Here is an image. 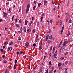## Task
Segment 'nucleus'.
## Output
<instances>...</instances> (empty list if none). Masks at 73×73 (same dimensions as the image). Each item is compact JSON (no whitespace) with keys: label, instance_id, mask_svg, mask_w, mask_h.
<instances>
[{"label":"nucleus","instance_id":"obj_1","mask_svg":"<svg viewBox=\"0 0 73 73\" xmlns=\"http://www.w3.org/2000/svg\"><path fill=\"white\" fill-rule=\"evenodd\" d=\"M30 7V5L29 4L27 6V7L26 13V14H27L28 13V11H29V7Z\"/></svg>","mask_w":73,"mask_h":73},{"label":"nucleus","instance_id":"obj_2","mask_svg":"<svg viewBox=\"0 0 73 73\" xmlns=\"http://www.w3.org/2000/svg\"><path fill=\"white\" fill-rule=\"evenodd\" d=\"M4 15L3 16L4 17H7V16H8V13H5V12H4L3 13Z\"/></svg>","mask_w":73,"mask_h":73},{"label":"nucleus","instance_id":"obj_3","mask_svg":"<svg viewBox=\"0 0 73 73\" xmlns=\"http://www.w3.org/2000/svg\"><path fill=\"white\" fill-rule=\"evenodd\" d=\"M68 44L67 41H65L63 44V46H65L66 45V44Z\"/></svg>","mask_w":73,"mask_h":73},{"label":"nucleus","instance_id":"obj_4","mask_svg":"<svg viewBox=\"0 0 73 73\" xmlns=\"http://www.w3.org/2000/svg\"><path fill=\"white\" fill-rule=\"evenodd\" d=\"M9 73V69L7 68L5 70V73Z\"/></svg>","mask_w":73,"mask_h":73},{"label":"nucleus","instance_id":"obj_5","mask_svg":"<svg viewBox=\"0 0 73 73\" xmlns=\"http://www.w3.org/2000/svg\"><path fill=\"white\" fill-rule=\"evenodd\" d=\"M53 69H54V67H52L51 68V71L49 72V73H52L53 72Z\"/></svg>","mask_w":73,"mask_h":73},{"label":"nucleus","instance_id":"obj_6","mask_svg":"<svg viewBox=\"0 0 73 73\" xmlns=\"http://www.w3.org/2000/svg\"><path fill=\"white\" fill-rule=\"evenodd\" d=\"M49 34H48L47 35V36L46 37V39L45 40L46 41H47V40H48V39L49 38Z\"/></svg>","mask_w":73,"mask_h":73},{"label":"nucleus","instance_id":"obj_7","mask_svg":"<svg viewBox=\"0 0 73 73\" xmlns=\"http://www.w3.org/2000/svg\"><path fill=\"white\" fill-rule=\"evenodd\" d=\"M64 25H63V27H62V29L61 31V34H62V32H63V29H64Z\"/></svg>","mask_w":73,"mask_h":73},{"label":"nucleus","instance_id":"obj_8","mask_svg":"<svg viewBox=\"0 0 73 73\" xmlns=\"http://www.w3.org/2000/svg\"><path fill=\"white\" fill-rule=\"evenodd\" d=\"M8 49L9 50L11 51L12 50V48L11 47H9Z\"/></svg>","mask_w":73,"mask_h":73},{"label":"nucleus","instance_id":"obj_9","mask_svg":"<svg viewBox=\"0 0 73 73\" xmlns=\"http://www.w3.org/2000/svg\"><path fill=\"white\" fill-rule=\"evenodd\" d=\"M22 31H23V27H21L20 29V31H19V33H21V32H22Z\"/></svg>","mask_w":73,"mask_h":73},{"label":"nucleus","instance_id":"obj_10","mask_svg":"<svg viewBox=\"0 0 73 73\" xmlns=\"http://www.w3.org/2000/svg\"><path fill=\"white\" fill-rule=\"evenodd\" d=\"M57 54H54V58H56V57H57Z\"/></svg>","mask_w":73,"mask_h":73},{"label":"nucleus","instance_id":"obj_11","mask_svg":"<svg viewBox=\"0 0 73 73\" xmlns=\"http://www.w3.org/2000/svg\"><path fill=\"white\" fill-rule=\"evenodd\" d=\"M27 24H28V21L27 20H26L25 22V25H27Z\"/></svg>","mask_w":73,"mask_h":73},{"label":"nucleus","instance_id":"obj_12","mask_svg":"<svg viewBox=\"0 0 73 73\" xmlns=\"http://www.w3.org/2000/svg\"><path fill=\"white\" fill-rule=\"evenodd\" d=\"M13 42L11 41L9 43V44L10 45H13Z\"/></svg>","mask_w":73,"mask_h":73},{"label":"nucleus","instance_id":"obj_13","mask_svg":"<svg viewBox=\"0 0 73 73\" xmlns=\"http://www.w3.org/2000/svg\"><path fill=\"white\" fill-rule=\"evenodd\" d=\"M25 45L26 46H29V43L28 42H26L25 44Z\"/></svg>","mask_w":73,"mask_h":73},{"label":"nucleus","instance_id":"obj_14","mask_svg":"<svg viewBox=\"0 0 73 73\" xmlns=\"http://www.w3.org/2000/svg\"><path fill=\"white\" fill-rule=\"evenodd\" d=\"M16 26L17 27V28H19L20 27V25L17 24H16Z\"/></svg>","mask_w":73,"mask_h":73},{"label":"nucleus","instance_id":"obj_15","mask_svg":"<svg viewBox=\"0 0 73 73\" xmlns=\"http://www.w3.org/2000/svg\"><path fill=\"white\" fill-rule=\"evenodd\" d=\"M70 31H68V34H67V36L68 37H69V35H70Z\"/></svg>","mask_w":73,"mask_h":73},{"label":"nucleus","instance_id":"obj_16","mask_svg":"<svg viewBox=\"0 0 73 73\" xmlns=\"http://www.w3.org/2000/svg\"><path fill=\"white\" fill-rule=\"evenodd\" d=\"M62 23V20H60L59 23L60 25H61Z\"/></svg>","mask_w":73,"mask_h":73},{"label":"nucleus","instance_id":"obj_17","mask_svg":"<svg viewBox=\"0 0 73 73\" xmlns=\"http://www.w3.org/2000/svg\"><path fill=\"white\" fill-rule=\"evenodd\" d=\"M62 64L61 63H58V66H59V67H60L61 66Z\"/></svg>","mask_w":73,"mask_h":73},{"label":"nucleus","instance_id":"obj_18","mask_svg":"<svg viewBox=\"0 0 73 73\" xmlns=\"http://www.w3.org/2000/svg\"><path fill=\"white\" fill-rule=\"evenodd\" d=\"M26 29H27V28L26 27H25L24 28V32H26Z\"/></svg>","mask_w":73,"mask_h":73},{"label":"nucleus","instance_id":"obj_19","mask_svg":"<svg viewBox=\"0 0 73 73\" xmlns=\"http://www.w3.org/2000/svg\"><path fill=\"white\" fill-rule=\"evenodd\" d=\"M42 67H41L40 68V72H42Z\"/></svg>","mask_w":73,"mask_h":73},{"label":"nucleus","instance_id":"obj_20","mask_svg":"<svg viewBox=\"0 0 73 73\" xmlns=\"http://www.w3.org/2000/svg\"><path fill=\"white\" fill-rule=\"evenodd\" d=\"M3 62H4V63L5 64H6V62H7V60L5 59H4L3 60Z\"/></svg>","mask_w":73,"mask_h":73},{"label":"nucleus","instance_id":"obj_21","mask_svg":"<svg viewBox=\"0 0 73 73\" xmlns=\"http://www.w3.org/2000/svg\"><path fill=\"white\" fill-rule=\"evenodd\" d=\"M39 49L40 50H41V49H42V48L41 47V46H39Z\"/></svg>","mask_w":73,"mask_h":73},{"label":"nucleus","instance_id":"obj_22","mask_svg":"<svg viewBox=\"0 0 73 73\" xmlns=\"http://www.w3.org/2000/svg\"><path fill=\"white\" fill-rule=\"evenodd\" d=\"M52 35L50 36L49 37V39H50V40H51V39H52Z\"/></svg>","mask_w":73,"mask_h":73},{"label":"nucleus","instance_id":"obj_23","mask_svg":"<svg viewBox=\"0 0 73 73\" xmlns=\"http://www.w3.org/2000/svg\"><path fill=\"white\" fill-rule=\"evenodd\" d=\"M41 3H39L38 4V7H40V5H41Z\"/></svg>","mask_w":73,"mask_h":73},{"label":"nucleus","instance_id":"obj_24","mask_svg":"<svg viewBox=\"0 0 73 73\" xmlns=\"http://www.w3.org/2000/svg\"><path fill=\"white\" fill-rule=\"evenodd\" d=\"M43 18H44V17L43 16H42L40 18L41 22V21H42V19H43Z\"/></svg>","mask_w":73,"mask_h":73},{"label":"nucleus","instance_id":"obj_25","mask_svg":"<svg viewBox=\"0 0 73 73\" xmlns=\"http://www.w3.org/2000/svg\"><path fill=\"white\" fill-rule=\"evenodd\" d=\"M50 42H51V41H50V40H48V44H50Z\"/></svg>","mask_w":73,"mask_h":73},{"label":"nucleus","instance_id":"obj_26","mask_svg":"<svg viewBox=\"0 0 73 73\" xmlns=\"http://www.w3.org/2000/svg\"><path fill=\"white\" fill-rule=\"evenodd\" d=\"M51 31V30H50V29H49V31H48V33H50Z\"/></svg>","mask_w":73,"mask_h":73},{"label":"nucleus","instance_id":"obj_27","mask_svg":"<svg viewBox=\"0 0 73 73\" xmlns=\"http://www.w3.org/2000/svg\"><path fill=\"white\" fill-rule=\"evenodd\" d=\"M44 5H45V4H46V3H47V1H44Z\"/></svg>","mask_w":73,"mask_h":73},{"label":"nucleus","instance_id":"obj_28","mask_svg":"<svg viewBox=\"0 0 73 73\" xmlns=\"http://www.w3.org/2000/svg\"><path fill=\"white\" fill-rule=\"evenodd\" d=\"M16 69V65L15 64L14 66V69Z\"/></svg>","mask_w":73,"mask_h":73},{"label":"nucleus","instance_id":"obj_29","mask_svg":"<svg viewBox=\"0 0 73 73\" xmlns=\"http://www.w3.org/2000/svg\"><path fill=\"white\" fill-rule=\"evenodd\" d=\"M52 48H53V46H51V48H50V52H51V51H52Z\"/></svg>","mask_w":73,"mask_h":73},{"label":"nucleus","instance_id":"obj_30","mask_svg":"<svg viewBox=\"0 0 73 73\" xmlns=\"http://www.w3.org/2000/svg\"><path fill=\"white\" fill-rule=\"evenodd\" d=\"M62 69V66H61L59 68V70H60V69Z\"/></svg>","mask_w":73,"mask_h":73},{"label":"nucleus","instance_id":"obj_31","mask_svg":"<svg viewBox=\"0 0 73 73\" xmlns=\"http://www.w3.org/2000/svg\"><path fill=\"white\" fill-rule=\"evenodd\" d=\"M51 63H52V62H51V61H50L49 62V65H51Z\"/></svg>","mask_w":73,"mask_h":73},{"label":"nucleus","instance_id":"obj_32","mask_svg":"<svg viewBox=\"0 0 73 73\" xmlns=\"http://www.w3.org/2000/svg\"><path fill=\"white\" fill-rule=\"evenodd\" d=\"M38 25H39V22L38 21L37 23V26H38Z\"/></svg>","mask_w":73,"mask_h":73},{"label":"nucleus","instance_id":"obj_33","mask_svg":"<svg viewBox=\"0 0 73 73\" xmlns=\"http://www.w3.org/2000/svg\"><path fill=\"white\" fill-rule=\"evenodd\" d=\"M48 69H47L46 70V72H45V73H48Z\"/></svg>","mask_w":73,"mask_h":73},{"label":"nucleus","instance_id":"obj_34","mask_svg":"<svg viewBox=\"0 0 73 73\" xmlns=\"http://www.w3.org/2000/svg\"><path fill=\"white\" fill-rule=\"evenodd\" d=\"M21 22H22L21 20V19H20L19 20V23H21Z\"/></svg>","mask_w":73,"mask_h":73},{"label":"nucleus","instance_id":"obj_35","mask_svg":"<svg viewBox=\"0 0 73 73\" xmlns=\"http://www.w3.org/2000/svg\"><path fill=\"white\" fill-rule=\"evenodd\" d=\"M23 54V51H21L19 54V55H21V54Z\"/></svg>","mask_w":73,"mask_h":73},{"label":"nucleus","instance_id":"obj_36","mask_svg":"<svg viewBox=\"0 0 73 73\" xmlns=\"http://www.w3.org/2000/svg\"><path fill=\"white\" fill-rule=\"evenodd\" d=\"M5 55H3L2 58H5Z\"/></svg>","mask_w":73,"mask_h":73},{"label":"nucleus","instance_id":"obj_37","mask_svg":"<svg viewBox=\"0 0 73 73\" xmlns=\"http://www.w3.org/2000/svg\"><path fill=\"white\" fill-rule=\"evenodd\" d=\"M14 18V16H13L12 17V21H13V20H14V19H13Z\"/></svg>","mask_w":73,"mask_h":73},{"label":"nucleus","instance_id":"obj_38","mask_svg":"<svg viewBox=\"0 0 73 73\" xmlns=\"http://www.w3.org/2000/svg\"><path fill=\"white\" fill-rule=\"evenodd\" d=\"M36 6H34L33 7V10H35V8H36Z\"/></svg>","mask_w":73,"mask_h":73},{"label":"nucleus","instance_id":"obj_39","mask_svg":"<svg viewBox=\"0 0 73 73\" xmlns=\"http://www.w3.org/2000/svg\"><path fill=\"white\" fill-rule=\"evenodd\" d=\"M36 43H34L33 45V46H34V47H35V46H36Z\"/></svg>","mask_w":73,"mask_h":73},{"label":"nucleus","instance_id":"obj_40","mask_svg":"<svg viewBox=\"0 0 73 73\" xmlns=\"http://www.w3.org/2000/svg\"><path fill=\"white\" fill-rule=\"evenodd\" d=\"M50 23L51 24H52L53 23V21L52 20H50Z\"/></svg>","mask_w":73,"mask_h":73},{"label":"nucleus","instance_id":"obj_41","mask_svg":"<svg viewBox=\"0 0 73 73\" xmlns=\"http://www.w3.org/2000/svg\"><path fill=\"white\" fill-rule=\"evenodd\" d=\"M35 4H37V1H34Z\"/></svg>","mask_w":73,"mask_h":73},{"label":"nucleus","instance_id":"obj_42","mask_svg":"<svg viewBox=\"0 0 73 73\" xmlns=\"http://www.w3.org/2000/svg\"><path fill=\"white\" fill-rule=\"evenodd\" d=\"M0 50H1V52H3L4 51V50H3V49H1Z\"/></svg>","mask_w":73,"mask_h":73},{"label":"nucleus","instance_id":"obj_43","mask_svg":"<svg viewBox=\"0 0 73 73\" xmlns=\"http://www.w3.org/2000/svg\"><path fill=\"white\" fill-rule=\"evenodd\" d=\"M32 58V56H29V59H30V60H31V58Z\"/></svg>","mask_w":73,"mask_h":73},{"label":"nucleus","instance_id":"obj_44","mask_svg":"<svg viewBox=\"0 0 73 73\" xmlns=\"http://www.w3.org/2000/svg\"><path fill=\"white\" fill-rule=\"evenodd\" d=\"M16 53L17 55H19V51H17L16 52Z\"/></svg>","mask_w":73,"mask_h":73},{"label":"nucleus","instance_id":"obj_45","mask_svg":"<svg viewBox=\"0 0 73 73\" xmlns=\"http://www.w3.org/2000/svg\"><path fill=\"white\" fill-rule=\"evenodd\" d=\"M29 30V32H31V28H30Z\"/></svg>","mask_w":73,"mask_h":73},{"label":"nucleus","instance_id":"obj_46","mask_svg":"<svg viewBox=\"0 0 73 73\" xmlns=\"http://www.w3.org/2000/svg\"><path fill=\"white\" fill-rule=\"evenodd\" d=\"M9 12H11V8H9Z\"/></svg>","mask_w":73,"mask_h":73},{"label":"nucleus","instance_id":"obj_47","mask_svg":"<svg viewBox=\"0 0 73 73\" xmlns=\"http://www.w3.org/2000/svg\"><path fill=\"white\" fill-rule=\"evenodd\" d=\"M35 30H33L32 31L33 33H35Z\"/></svg>","mask_w":73,"mask_h":73},{"label":"nucleus","instance_id":"obj_48","mask_svg":"<svg viewBox=\"0 0 73 73\" xmlns=\"http://www.w3.org/2000/svg\"><path fill=\"white\" fill-rule=\"evenodd\" d=\"M60 59L61 60H64V57L61 58Z\"/></svg>","mask_w":73,"mask_h":73},{"label":"nucleus","instance_id":"obj_49","mask_svg":"<svg viewBox=\"0 0 73 73\" xmlns=\"http://www.w3.org/2000/svg\"><path fill=\"white\" fill-rule=\"evenodd\" d=\"M15 22H17V18H16V19H15Z\"/></svg>","mask_w":73,"mask_h":73},{"label":"nucleus","instance_id":"obj_50","mask_svg":"<svg viewBox=\"0 0 73 73\" xmlns=\"http://www.w3.org/2000/svg\"><path fill=\"white\" fill-rule=\"evenodd\" d=\"M15 64H17V60H15Z\"/></svg>","mask_w":73,"mask_h":73},{"label":"nucleus","instance_id":"obj_51","mask_svg":"<svg viewBox=\"0 0 73 73\" xmlns=\"http://www.w3.org/2000/svg\"><path fill=\"white\" fill-rule=\"evenodd\" d=\"M34 19H35V17H32V20H34Z\"/></svg>","mask_w":73,"mask_h":73},{"label":"nucleus","instance_id":"obj_52","mask_svg":"<svg viewBox=\"0 0 73 73\" xmlns=\"http://www.w3.org/2000/svg\"><path fill=\"white\" fill-rule=\"evenodd\" d=\"M69 23H72V20L70 19V20H69Z\"/></svg>","mask_w":73,"mask_h":73},{"label":"nucleus","instance_id":"obj_53","mask_svg":"<svg viewBox=\"0 0 73 73\" xmlns=\"http://www.w3.org/2000/svg\"><path fill=\"white\" fill-rule=\"evenodd\" d=\"M60 2H59L58 3V8H59L60 7H60Z\"/></svg>","mask_w":73,"mask_h":73},{"label":"nucleus","instance_id":"obj_54","mask_svg":"<svg viewBox=\"0 0 73 73\" xmlns=\"http://www.w3.org/2000/svg\"><path fill=\"white\" fill-rule=\"evenodd\" d=\"M6 46L5 45H4V46L3 47V49H4V48H5V47Z\"/></svg>","mask_w":73,"mask_h":73},{"label":"nucleus","instance_id":"obj_55","mask_svg":"<svg viewBox=\"0 0 73 73\" xmlns=\"http://www.w3.org/2000/svg\"><path fill=\"white\" fill-rule=\"evenodd\" d=\"M65 48V47H64V46H62V49H64Z\"/></svg>","mask_w":73,"mask_h":73},{"label":"nucleus","instance_id":"obj_56","mask_svg":"<svg viewBox=\"0 0 73 73\" xmlns=\"http://www.w3.org/2000/svg\"><path fill=\"white\" fill-rule=\"evenodd\" d=\"M68 52H66L65 54V55H67V54H68Z\"/></svg>","mask_w":73,"mask_h":73},{"label":"nucleus","instance_id":"obj_57","mask_svg":"<svg viewBox=\"0 0 73 73\" xmlns=\"http://www.w3.org/2000/svg\"><path fill=\"white\" fill-rule=\"evenodd\" d=\"M21 40V37H19V41H20V40Z\"/></svg>","mask_w":73,"mask_h":73},{"label":"nucleus","instance_id":"obj_58","mask_svg":"<svg viewBox=\"0 0 73 73\" xmlns=\"http://www.w3.org/2000/svg\"><path fill=\"white\" fill-rule=\"evenodd\" d=\"M68 61H66L65 62V64H68Z\"/></svg>","mask_w":73,"mask_h":73},{"label":"nucleus","instance_id":"obj_59","mask_svg":"<svg viewBox=\"0 0 73 73\" xmlns=\"http://www.w3.org/2000/svg\"><path fill=\"white\" fill-rule=\"evenodd\" d=\"M2 21H3V19H0V22H1Z\"/></svg>","mask_w":73,"mask_h":73},{"label":"nucleus","instance_id":"obj_60","mask_svg":"<svg viewBox=\"0 0 73 73\" xmlns=\"http://www.w3.org/2000/svg\"><path fill=\"white\" fill-rule=\"evenodd\" d=\"M69 1L68 2V4H67V6L68 7V5H69Z\"/></svg>","mask_w":73,"mask_h":73},{"label":"nucleus","instance_id":"obj_61","mask_svg":"<svg viewBox=\"0 0 73 73\" xmlns=\"http://www.w3.org/2000/svg\"><path fill=\"white\" fill-rule=\"evenodd\" d=\"M49 57H51V56H52V55L51 54V53H50V54H49Z\"/></svg>","mask_w":73,"mask_h":73},{"label":"nucleus","instance_id":"obj_62","mask_svg":"<svg viewBox=\"0 0 73 73\" xmlns=\"http://www.w3.org/2000/svg\"><path fill=\"white\" fill-rule=\"evenodd\" d=\"M29 29H28V30H27V32L28 33H29Z\"/></svg>","mask_w":73,"mask_h":73},{"label":"nucleus","instance_id":"obj_63","mask_svg":"<svg viewBox=\"0 0 73 73\" xmlns=\"http://www.w3.org/2000/svg\"><path fill=\"white\" fill-rule=\"evenodd\" d=\"M55 53L56 54H57V50H56V52Z\"/></svg>","mask_w":73,"mask_h":73},{"label":"nucleus","instance_id":"obj_64","mask_svg":"<svg viewBox=\"0 0 73 73\" xmlns=\"http://www.w3.org/2000/svg\"><path fill=\"white\" fill-rule=\"evenodd\" d=\"M52 39L53 40H54V37H53Z\"/></svg>","mask_w":73,"mask_h":73}]
</instances>
